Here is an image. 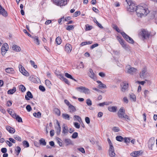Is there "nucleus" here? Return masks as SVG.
<instances>
[{
    "mask_svg": "<svg viewBox=\"0 0 157 157\" xmlns=\"http://www.w3.org/2000/svg\"><path fill=\"white\" fill-rule=\"evenodd\" d=\"M147 70L146 67L143 68L140 73V77L142 78H145L147 75Z\"/></svg>",
    "mask_w": 157,
    "mask_h": 157,
    "instance_id": "1a4fd4ad",
    "label": "nucleus"
},
{
    "mask_svg": "<svg viewBox=\"0 0 157 157\" xmlns=\"http://www.w3.org/2000/svg\"><path fill=\"white\" fill-rule=\"evenodd\" d=\"M78 136V133L77 132H74L72 135V138L73 139H75Z\"/></svg>",
    "mask_w": 157,
    "mask_h": 157,
    "instance_id": "4d7b16f0",
    "label": "nucleus"
},
{
    "mask_svg": "<svg viewBox=\"0 0 157 157\" xmlns=\"http://www.w3.org/2000/svg\"><path fill=\"white\" fill-rule=\"evenodd\" d=\"M19 89L22 92H24L25 91L26 88L23 85H21L19 86Z\"/></svg>",
    "mask_w": 157,
    "mask_h": 157,
    "instance_id": "c03bdc74",
    "label": "nucleus"
},
{
    "mask_svg": "<svg viewBox=\"0 0 157 157\" xmlns=\"http://www.w3.org/2000/svg\"><path fill=\"white\" fill-rule=\"evenodd\" d=\"M6 130L11 133H14L15 132V130L13 128L10 126H6Z\"/></svg>",
    "mask_w": 157,
    "mask_h": 157,
    "instance_id": "5701e85b",
    "label": "nucleus"
},
{
    "mask_svg": "<svg viewBox=\"0 0 157 157\" xmlns=\"http://www.w3.org/2000/svg\"><path fill=\"white\" fill-rule=\"evenodd\" d=\"M117 107L116 106H110L108 108V110L112 112H115L117 111Z\"/></svg>",
    "mask_w": 157,
    "mask_h": 157,
    "instance_id": "412c9836",
    "label": "nucleus"
},
{
    "mask_svg": "<svg viewBox=\"0 0 157 157\" xmlns=\"http://www.w3.org/2000/svg\"><path fill=\"white\" fill-rule=\"evenodd\" d=\"M109 154L111 157H114L115 156V153L113 147H109Z\"/></svg>",
    "mask_w": 157,
    "mask_h": 157,
    "instance_id": "4468645a",
    "label": "nucleus"
},
{
    "mask_svg": "<svg viewBox=\"0 0 157 157\" xmlns=\"http://www.w3.org/2000/svg\"><path fill=\"white\" fill-rule=\"evenodd\" d=\"M68 109L70 113H72L76 111V109L74 106L72 105L68 106Z\"/></svg>",
    "mask_w": 157,
    "mask_h": 157,
    "instance_id": "393cba45",
    "label": "nucleus"
},
{
    "mask_svg": "<svg viewBox=\"0 0 157 157\" xmlns=\"http://www.w3.org/2000/svg\"><path fill=\"white\" fill-rule=\"evenodd\" d=\"M80 14V12L79 11L75 12L74 14V16L75 17H77Z\"/></svg>",
    "mask_w": 157,
    "mask_h": 157,
    "instance_id": "e2e57ef3",
    "label": "nucleus"
},
{
    "mask_svg": "<svg viewBox=\"0 0 157 157\" xmlns=\"http://www.w3.org/2000/svg\"><path fill=\"white\" fill-rule=\"evenodd\" d=\"M62 116L65 119L70 120V116L68 114L63 113Z\"/></svg>",
    "mask_w": 157,
    "mask_h": 157,
    "instance_id": "c9c22d12",
    "label": "nucleus"
},
{
    "mask_svg": "<svg viewBox=\"0 0 157 157\" xmlns=\"http://www.w3.org/2000/svg\"><path fill=\"white\" fill-rule=\"evenodd\" d=\"M54 111L56 113L58 116H59L60 114V110L57 108H55L54 109Z\"/></svg>",
    "mask_w": 157,
    "mask_h": 157,
    "instance_id": "09e8293b",
    "label": "nucleus"
},
{
    "mask_svg": "<svg viewBox=\"0 0 157 157\" xmlns=\"http://www.w3.org/2000/svg\"><path fill=\"white\" fill-rule=\"evenodd\" d=\"M19 70L24 75L26 76H29V74L26 71L23 66L20 64L19 66Z\"/></svg>",
    "mask_w": 157,
    "mask_h": 157,
    "instance_id": "0eeeda50",
    "label": "nucleus"
},
{
    "mask_svg": "<svg viewBox=\"0 0 157 157\" xmlns=\"http://www.w3.org/2000/svg\"><path fill=\"white\" fill-rule=\"evenodd\" d=\"M45 83L47 86L49 87H50L51 86V83L50 81L48 79H46L45 80Z\"/></svg>",
    "mask_w": 157,
    "mask_h": 157,
    "instance_id": "37998d69",
    "label": "nucleus"
},
{
    "mask_svg": "<svg viewBox=\"0 0 157 157\" xmlns=\"http://www.w3.org/2000/svg\"><path fill=\"white\" fill-rule=\"evenodd\" d=\"M33 98V95L32 93L30 91L27 92L26 95L25 96V98L27 100H29L30 98Z\"/></svg>",
    "mask_w": 157,
    "mask_h": 157,
    "instance_id": "aec40b11",
    "label": "nucleus"
},
{
    "mask_svg": "<svg viewBox=\"0 0 157 157\" xmlns=\"http://www.w3.org/2000/svg\"><path fill=\"white\" fill-rule=\"evenodd\" d=\"M125 114V110L123 108H121L117 113L118 117L120 118H122Z\"/></svg>",
    "mask_w": 157,
    "mask_h": 157,
    "instance_id": "f8f14e48",
    "label": "nucleus"
},
{
    "mask_svg": "<svg viewBox=\"0 0 157 157\" xmlns=\"http://www.w3.org/2000/svg\"><path fill=\"white\" fill-rule=\"evenodd\" d=\"M75 119H76L79 123H81L82 122L81 118L78 116L75 115L74 116Z\"/></svg>",
    "mask_w": 157,
    "mask_h": 157,
    "instance_id": "e433bc0d",
    "label": "nucleus"
},
{
    "mask_svg": "<svg viewBox=\"0 0 157 157\" xmlns=\"http://www.w3.org/2000/svg\"><path fill=\"white\" fill-rule=\"evenodd\" d=\"M97 82L99 84L98 86V87L100 89L106 88L107 87L106 85L102 83L101 82L99 81H97Z\"/></svg>",
    "mask_w": 157,
    "mask_h": 157,
    "instance_id": "4be33fe9",
    "label": "nucleus"
},
{
    "mask_svg": "<svg viewBox=\"0 0 157 157\" xmlns=\"http://www.w3.org/2000/svg\"><path fill=\"white\" fill-rule=\"evenodd\" d=\"M26 108L28 112H30L32 110V108L29 105H28L26 107Z\"/></svg>",
    "mask_w": 157,
    "mask_h": 157,
    "instance_id": "680f3d73",
    "label": "nucleus"
},
{
    "mask_svg": "<svg viewBox=\"0 0 157 157\" xmlns=\"http://www.w3.org/2000/svg\"><path fill=\"white\" fill-rule=\"evenodd\" d=\"M31 37L33 39V40L35 44L38 45L40 44V41L38 37L36 36L34 37L32 36Z\"/></svg>",
    "mask_w": 157,
    "mask_h": 157,
    "instance_id": "bb28decb",
    "label": "nucleus"
},
{
    "mask_svg": "<svg viewBox=\"0 0 157 157\" xmlns=\"http://www.w3.org/2000/svg\"><path fill=\"white\" fill-rule=\"evenodd\" d=\"M121 90L122 92H125L128 87V84L126 82H123L121 84Z\"/></svg>",
    "mask_w": 157,
    "mask_h": 157,
    "instance_id": "9d476101",
    "label": "nucleus"
},
{
    "mask_svg": "<svg viewBox=\"0 0 157 157\" xmlns=\"http://www.w3.org/2000/svg\"><path fill=\"white\" fill-rule=\"evenodd\" d=\"M89 71L88 72V76L92 79L94 80H95L96 79V77L94 73L93 72L92 70L90 68L89 70Z\"/></svg>",
    "mask_w": 157,
    "mask_h": 157,
    "instance_id": "9b49d317",
    "label": "nucleus"
},
{
    "mask_svg": "<svg viewBox=\"0 0 157 157\" xmlns=\"http://www.w3.org/2000/svg\"><path fill=\"white\" fill-rule=\"evenodd\" d=\"M130 98L132 101H135L136 100V97L134 94H132L130 95Z\"/></svg>",
    "mask_w": 157,
    "mask_h": 157,
    "instance_id": "49530a36",
    "label": "nucleus"
},
{
    "mask_svg": "<svg viewBox=\"0 0 157 157\" xmlns=\"http://www.w3.org/2000/svg\"><path fill=\"white\" fill-rule=\"evenodd\" d=\"M72 49V47L70 44H67L65 46V50L67 53H70Z\"/></svg>",
    "mask_w": 157,
    "mask_h": 157,
    "instance_id": "ddd939ff",
    "label": "nucleus"
},
{
    "mask_svg": "<svg viewBox=\"0 0 157 157\" xmlns=\"http://www.w3.org/2000/svg\"><path fill=\"white\" fill-rule=\"evenodd\" d=\"M77 90L81 93H83L86 94H88L90 93V90L84 86H80L76 88Z\"/></svg>",
    "mask_w": 157,
    "mask_h": 157,
    "instance_id": "39448f33",
    "label": "nucleus"
},
{
    "mask_svg": "<svg viewBox=\"0 0 157 157\" xmlns=\"http://www.w3.org/2000/svg\"><path fill=\"white\" fill-rule=\"evenodd\" d=\"M16 90V88L13 87L12 89L9 90L7 91V93L9 94H12L14 93Z\"/></svg>",
    "mask_w": 157,
    "mask_h": 157,
    "instance_id": "a878e982",
    "label": "nucleus"
},
{
    "mask_svg": "<svg viewBox=\"0 0 157 157\" xmlns=\"http://www.w3.org/2000/svg\"><path fill=\"white\" fill-rule=\"evenodd\" d=\"M112 130L115 132H118L119 131L120 129L118 127H114L112 128Z\"/></svg>",
    "mask_w": 157,
    "mask_h": 157,
    "instance_id": "13d9d810",
    "label": "nucleus"
},
{
    "mask_svg": "<svg viewBox=\"0 0 157 157\" xmlns=\"http://www.w3.org/2000/svg\"><path fill=\"white\" fill-rule=\"evenodd\" d=\"M56 42L58 45L60 44L62 42V40L59 36L57 37L56 39Z\"/></svg>",
    "mask_w": 157,
    "mask_h": 157,
    "instance_id": "72a5a7b5",
    "label": "nucleus"
},
{
    "mask_svg": "<svg viewBox=\"0 0 157 157\" xmlns=\"http://www.w3.org/2000/svg\"><path fill=\"white\" fill-rule=\"evenodd\" d=\"M109 105V103L107 102H104L101 103H100L98 104V105L100 106H103L105 105Z\"/></svg>",
    "mask_w": 157,
    "mask_h": 157,
    "instance_id": "5fc2aeb1",
    "label": "nucleus"
},
{
    "mask_svg": "<svg viewBox=\"0 0 157 157\" xmlns=\"http://www.w3.org/2000/svg\"><path fill=\"white\" fill-rule=\"evenodd\" d=\"M64 142L66 146L73 145L72 141L69 139L66 138L64 140Z\"/></svg>",
    "mask_w": 157,
    "mask_h": 157,
    "instance_id": "6ab92c4d",
    "label": "nucleus"
},
{
    "mask_svg": "<svg viewBox=\"0 0 157 157\" xmlns=\"http://www.w3.org/2000/svg\"><path fill=\"white\" fill-rule=\"evenodd\" d=\"M57 124L58 125L57 127H55V128L56 129V133L58 135L60 134L61 132V127L60 126L59 123L57 121Z\"/></svg>",
    "mask_w": 157,
    "mask_h": 157,
    "instance_id": "b1692460",
    "label": "nucleus"
},
{
    "mask_svg": "<svg viewBox=\"0 0 157 157\" xmlns=\"http://www.w3.org/2000/svg\"><path fill=\"white\" fill-rule=\"evenodd\" d=\"M118 40L122 45V47L124 48H127V45L124 43V41L121 38H119L118 39Z\"/></svg>",
    "mask_w": 157,
    "mask_h": 157,
    "instance_id": "c85d7f7f",
    "label": "nucleus"
},
{
    "mask_svg": "<svg viewBox=\"0 0 157 157\" xmlns=\"http://www.w3.org/2000/svg\"><path fill=\"white\" fill-rule=\"evenodd\" d=\"M126 69H127V71L128 73L132 74L135 73L137 71L136 68L134 67H129V66L126 67Z\"/></svg>",
    "mask_w": 157,
    "mask_h": 157,
    "instance_id": "2eb2a0df",
    "label": "nucleus"
},
{
    "mask_svg": "<svg viewBox=\"0 0 157 157\" xmlns=\"http://www.w3.org/2000/svg\"><path fill=\"white\" fill-rule=\"evenodd\" d=\"M13 137L14 138L17 140L19 141H21V138L17 135H14L13 136Z\"/></svg>",
    "mask_w": 157,
    "mask_h": 157,
    "instance_id": "603ef678",
    "label": "nucleus"
},
{
    "mask_svg": "<svg viewBox=\"0 0 157 157\" xmlns=\"http://www.w3.org/2000/svg\"><path fill=\"white\" fill-rule=\"evenodd\" d=\"M139 35L143 39H146L148 38L150 33L145 29H142L140 32L139 33Z\"/></svg>",
    "mask_w": 157,
    "mask_h": 157,
    "instance_id": "7ed1b4c3",
    "label": "nucleus"
},
{
    "mask_svg": "<svg viewBox=\"0 0 157 157\" xmlns=\"http://www.w3.org/2000/svg\"><path fill=\"white\" fill-rule=\"evenodd\" d=\"M74 125L75 127L77 128H79L80 127V124L77 122L74 123Z\"/></svg>",
    "mask_w": 157,
    "mask_h": 157,
    "instance_id": "0e129e2a",
    "label": "nucleus"
},
{
    "mask_svg": "<svg viewBox=\"0 0 157 157\" xmlns=\"http://www.w3.org/2000/svg\"><path fill=\"white\" fill-rule=\"evenodd\" d=\"M0 14H2L5 17H6L8 16V14L5 10L0 5Z\"/></svg>",
    "mask_w": 157,
    "mask_h": 157,
    "instance_id": "dca6fc26",
    "label": "nucleus"
},
{
    "mask_svg": "<svg viewBox=\"0 0 157 157\" xmlns=\"http://www.w3.org/2000/svg\"><path fill=\"white\" fill-rule=\"evenodd\" d=\"M30 63L31 64V65L34 68H37V66L35 64L34 62L32 60H30Z\"/></svg>",
    "mask_w": 157,
    "mask_h": 157,
    "instance_id": "de8ad7c7",
    "label": "nucleus"
},
{
    "mask_svg": "<svg viewBox=\"0 0 157 157\" xmlns=\"http://www.w3.org/2000/svg\"><path fill=\"white\" fill-rule=\"evenodd\" d=\"M121 34L125 39L129 43L133 44L134 43V40L130 37L129 36L124 32H122Z\"/></svg>",
    "mask_w": 157,
    "mask_h": 157,
    "instance_id": "423d86ee",
    "label": "nucleus"
},
{
    "mask_svg": "<svg viewBox=\"0 0 157 157\" xmlns=\"http://www.w3.org/2000/svg\"><path fill=\"white\" fill-rule=\"evenodd\" d=\"M118 40L122 45V47L124 48H127V45L124 43V41L121 38H119L118 39Z\"/></svg>",
    "mask_w": 157,
    "mask_h": 157,
    "instance_id": "cd10ccee",
    "label": "nucleus"
},
{
    "mask_svg": "<svg viewBox=\"0 0 157 157\" xmlns=\"http://www.w3.org/2000/svg\"><path fill=\"white\" fill-rule=\"evenodd\" d=\"M123 118H124L125 119L128 121H130L131 120L129 117L127 115H124V117Z\"/></svg>",
    "mask_w": 157,
    "mask_h": 157,
    "instance_id": "bf43d9fd",
    "label": "nucleus"
},
{
    "mask_svg": "<svg viewBox=\"0 0 157 157\" xmlns=\"http://www.w3.org/2000/svg\"><path fill=\"white\" fill-rule=\"evenodd\" d=\"M77 149L79 151L81 152L82 153H85V150L82 147L78 148Z\"/></svg>",
    "mask_w": 157,
    "mask_h": 157,
    "instance_id": "69168bd1",
    "label": "nucleus"
},
{
    "mask_svg": "<svg viewBox=\"0 0 157 157\" xmlns=\"http://www.w3.org/2000/svg\"><path fill=\"white\" fill-rule=\"evenodd\" d=\"M149 12L148 6L146 4H142V5L138 6L136 7V13L138 17H141L143 16H145Z\"/></svg>",
    "mask_w": 157,
    "mask_h": 157,
    "instance_id": "f257e3e1",
    "label": "nucleus"
},
{
    "mask_svg": "<svg viewBox=\"0 0 157 157\" xmlns=\"http://www.w3.org/2000/svg\"><path fill=\"white\" fill-rule=\"evenodd\" d=\"M94 22L96 23V24L97 25V26H98V27L101 29L103 28V26L101 25V24H100L98 22V21H97L96 19H94Z\"/></svg>",
    "mask_w": 157,
    "mask_h": 157,
    "instance_id": "a19ab883",
    "label": "nucleus"
},
{
    "mask_svg": "<svg viewBox=\"0 0 157 157\" xmlns=\"http://www.w3.org/2000/svg\"><path fill=\"white\" fill-rule=\"evenodd\" d=\"M86 102L88 106H91L92 105V101L89 98L87 99L86 100Z\"/></svg>",
    "mask_w": 157,
    "mask_h": 157,
    "instance_id": "a18cd8bd",
    "label": "nucleus"
},
{
    "mask_svg": "<svg viewBox=\"0 0 157 157\" xmlns=\"http://www.w3.org/2000/svg\"><path fill=\"white\" fill-rule=\"evenodd\" d=\"M74 25H69L67 26L66 29L67 30L70 31L71 29H74Z\"/></svg>",
    "mask_w": 157,
    "mask_h": 157,
    "instance_id": "864d4df0",
    "label": "nucleus"
},
{
    "mask_svg": "<svg viewBox=\"0 0 157 157\" xmlns=\"http://www.w3.org/2000/svg\"><path fill=\"white\" fill-rule=\"evenodd\" d=\"M65 76L67 78H70L71 79L74 80V81H76L75 79H74L71 76V75L70 74H69L68 73H65Z\"/></svg>",
    "mask_w": 157,
    "mask_h": 157,
    "instance_id": "4c0bfd02",
    "label": "nucleus"
},
{
    "mask_svg": "<svg viewBox=\"0 0 157 157\" xmlns=\"http://www.w3.org/2000/svg\"><path fill=\"white\" fill-rule=\"evenodd\" d=\"M116 140L119 141H121L123 140V137L120 136H118L116 137Z\"/></svg>",
    "mask_w": 157,
    "mask_h": 157,
    "instance_id": "79ce46f5",
    "label": "nucleus"
},
{
    "mask_svg": "<svg viewBox=\"0 0 157 157\" xmlns=\"http://www.w3.org/2000/svg\"><path fill=\"white\" fill-rule=\"evenodd\" d=\"M9 48L8 45L7 43H5L2 46L1 48V53L3 56H4L6 52Z\"/></svg>",
    "mask_w": 157,
    "mask_h": 157,
    "instance_id": "6e6552de",
    "label": "nucleus"
},
{
    "mask_svg": "<svg viewBox=\"0 0 157 157\" xmlns=\"http://www.w3.org/2000/svg\"><path fill=\"white\" fill-rule=\"evenodd\" d=\"M127 4L128 5L127 6V10L130 12H134L136 11V7L135 4L132 2H131L130 0H127Z\"/></svg>",
    "mask_w": 157,
    "mask_h": 157,
    "instance_id": "f03ea898",
    "label": "nucleus"
},
{
    "mask_svg": "<svg viewBox=\"0 0 157 157\" xmlns=\"http://www.w3.org/2000/svg\"><path fill=\"white\" fill-rule=\"evenodd\" d=\"M33 115L35 117L40 118L41 117V114L40 112H38L37 113H34Z\"/></svg>",
    "mask_w": 157,
    "mask_h": 157,
    "instance_id": "f704fd0d",
    "label": "nucleus"
},
{
    "mask_svg": "<svg viewBox=\"0 0 157 157\" xmlns=\"http://www.w3.org/2000/svg\"><path fill=\"white\" fill-rule=\"evenodd\" d=\"M5 71L6 72L10 74H14L15 73L14 69L12 68H7L5 69Z\"/></svg>",
    "mask_w": 157,
    "mask_h": 157,
    "instance_id": "a211bd4d",
    "label": "nucleus"
},
{
    "mask_svg": "<svg viewBox=\"0 0 157 157\" xmlns=\"http://www.w3.org/2000/svg\"><path fill=\"white\" fill-rule=\"evenodd\" d=\"M23 145L24 146H25V147H28L29 146V144L28 142L25 140L23 142Z\"/></svg>",
    "mask_w": 157,
    "mask_h": 157,
    "instance_id": "8fccbe9b",
    "label": "nucleus"
},
{
    "mask_svg": "<svg viewBox=\"0 0 157 157\" xmlns=\"http://www.w3.org/2000/svg\"><path fill=\"white\" fill-rule=\"evenodd\" d=\"M149 93V91L147 90H145L144 92V96L145 98L147 97V95Z\"/></svg>",
    "mask_w": 157,
    "mask_h": 157,
    "instance_id": "774afa93",
    "label": "nucleus"
},
{
    "mask_svg": "<svg viewBox=\"0 0 157 157\" xmlns=\"http://www.w3.org/2000/svg\"><path fill=\"white\" fill-rule=\"evenodd\" d=\"M21 150V148L19 146H17L16 147V148L15 149V151H16L17 152V155H18Z\"/></svg>",
    "mask_w": 157,
    "mask_h": 157,
    "instance_id": "6e6d98bb",
    "label": "nucleus"
},
{
    "mask_svg": "<svg viewBox=\"0 0 157 157\" xmlns=\"http://www.w3.org/2000/svg\"><path fill=\"white\" fill-rule=\"evenodd\" d=\"M53 2L58 6H65L67 2V0H52Z\"/></svg>",
    "mask_w": 157,
    "mask_h": 157,
    "instance_id": "20e7f679",
    "label": "nucleus"
},
{
    "mask_svg": "<svg viewBox=\"0 0 157 157\" xmlns=\"http://www.w3.org/2000/svg\"><path fill=\"white\" fill-rule=\"evenodd\" d=\"M86 31H89L90 30H91L92 28L93 27L92 26H90L88 25V24H87L86 25Z\"/></svg>",
    "mask_w": 157,
    "mask_h": 157,
    "instance_id": "58836bf2",
    "label": "nucleus"
},
{
    "mask_svg": "<svg viewBox=\"0 0 157 157\" xmlns=\"http://www.w3.org/2000/svg\"><path fill=\"white\" fill-rule=\"evenodd\" d=\"M68 132L67 127L65 125H63V131L62 132V135L65 136L67 135Z\"/></svg>",
    "mask_w": 157,
    "mask_h": 157,
    "instance_id": "f3484780",
    "label": "nucleus"
},
{
    "mask_svg": "<svg viewBox=\"0 0 157 157\" xmlns=\"http://www.w3.org/2000/svg\"><path fill=\"white\" fill-rule=\"evenodd\" d=\"M18 122H22V121L21 117H20L18 115L16 116V117L14 118Z\"/></svg>",
    "mask_w": 157,
    "mask_h": 157,
    "instance_id": "ea45409f",
    "label": "nucleus"
},
{
    "mask_svg": "<svg viewBox=\"0 0 157 157\" xmlns=\"http://www.w3.org/2000/svg\"><path fill=\"white\" fill-rule=\"evenodd\" d=\"M140 151H137L132 152L131 153V156H135V155L136 156H137L140 155Z\"/></svg>",
    "mask_w": 157,
    "mask_h": 157,
    "instance_id": "2f4dec72",
    "label": "nucleus"
},
{
    "mask_svg": "<svg viewBox=\"0 0 157 157\" xmlns=\"http://www.w3.org/2000/svg\"><path fill=\"white\" fill-rule=\"evenodd\" d=\"M155 141L151 139L149 140L148 142V146L149 147H151L155 144Z\"/></svg>",
    "mask_w": 157,
    "mask_h": 157,
    "instance_id": "7c9ffc66",
    "label": "nucleus"
},
{
    "mask_svg": "<svg viewBox=\"0 0 157 157\" xmlns=\"http://www.w3.org/2000/svg\"><path fill=\"white\" fill-rule=\"evenodd\" d=\"M39 143L40 144L43 146H45L46 144V142L45 140L43 138L40 139L39 140Z\"/></svg>",
    "mask_w": 157,
    "mask_h": 157,
    "instance_id": "473e14b6",
    "label": "nucleus"
},
{
    "mask_svg": "<svg viewBox=\"0 0 157 157\" xmlns=\"http://www.w3.org/2000/svg\"><path fill=\"white\" fill-rule=\"evenodd\" d=\"M12 48L13 50L16 52H20L21 50L20 48L17 45H13Z\"/></svg>",
    "mask_w": 157,
    "mask_h": 157,
    "instance_id": "c756f323",
    "label": "nucleus"
},
{
    "mask_svg": "<svg viewBox=\"0 0 157 157\" xmlns=\"http://www.w3.org/2000/svg\"><path fill=\"white\" fill-rule=\"evenodd\" d=\"M56 140H57V143L59 144V145L60 147L62 146L63 144L62 142L61 141V140L58 137L56 138Z\"/></svg>",
    "mask_w": 157,
    "mask_h": 157,
    "instance_id": "3c124183",
    "label": "nucleus"
},
{
    "mask_svg": "<svg viewBox=\"0 0 157 157\" xmlns=\"http://www.w3.org/2000/svg\"><path fill=\"white\" fill-rule=\"evenodd\" d=\"M39 89L41 91L43 92L45 90V89L44 87L42 86H39Z\"/></svg>",
    "mask_w": 157,
    "mask_h": 157,
    "instance_id": "338daca9",
    "label": "nucleus"
},
{
    "mask_svg": "<svg viewBox=\"0 0 157 157\" xmlns=\"http://www.w3.org/2000/svg\"><path fill=\"white\" fill-rule=\"evenodd\" d=\"M63 79V80L64 81V82L67 84H69V82L68 79L65 78L63 76H62L61 77Z\"/></svg>",
    "mask_w": 157,
    "mask_h": 157,
    "instance_id": "052dcab7",
    "label": "nucleus"
}]
</instances>
